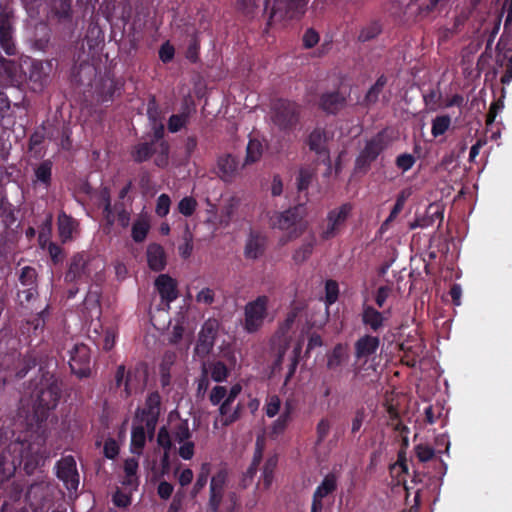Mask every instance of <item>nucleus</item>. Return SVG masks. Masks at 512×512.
<instances>
[{"label":"nucleus","instance_id":"obj_1","mask_svg":"<svg viewBox=\"0 0 512 512\" xmlns=\"http://www.w3.org/2000/svg\"><path fill=\"white\" fill-rule=\"evenodd\" d=\"M43 433L41 426L12 431L11 441L0 453V482L13 476L18 467L32 475L44 464L48 452Z\"/></svg>","mask_w":512,"mask_h":512},{"label":"nucleus","instance_id":"obj_2","mask_svg":"<svg viewBox=\"0 0 512 512\" xmlns=\"http://www.w3.org/2000/svg\"><path fill=\"white\" fill-rule=\"evenodd\" d=\"M62 395V382L55 376H44L37 393L34 414L23 424V430L41 426L44 430V439L47 441L49 428L47 423L48 412L57 407Z\"/></svg>","mask_w":512,"mask_h":512},{"label":"nucleus","instance_id":"obj_3","mask_svg":"<svg viewBox=\"0 0 512 512\" xmlns=\"http://www.w3.org/2000/svg\"><path fill=\"white\" fill-rule=\"evenodd\" d=\"M147 379L148 369L143 362H139L129 369L121 364L117 367L114 375L115 387H123L121 397L125 399L134 393L142 392L147 385Z\"/></svg>","mask_w":512,"mask_h":512},{"label":"nucleus","instance_id":"obj_4","mask_svg":"<svg viewBox=\"0 0 512 512\" xmlns=\"http://www.w3.org/2000/svg\"><path fill=\"white\" fill-rule=\"evenodd\" d=\"M301 106L295 101L278 98L271 103L272 123L284 133L292 132L300 122Z\"/></svg>","mask_w":512,"mask_h":512},{"label":"nucleus","instance_id":"obj_5","mask_svg":"<svg viewBox=\"0 0 512 512\" xmlns=\"http://www.w3.org/2000/svg\"><path fill=\"white\" fill-rule=\"evenodd\" d=\"M305 215L303 205L289 208L283 212L276 213L271 217V225L273 228L289 231V238H297L304 230L302 220Z\"/></svg>","mask_w":512,"mask_h":512},{"label":"nucleus","instance_id":"obj_6","mask_svg":"<svg viewBox=\"0 0 512 512\" xmlns=\"http://www.w3.org/2000/svg\"><path fill=\"white\" fill-rule=\"evenodd\" d=\"M389 146V140L385 131L378 132L375 136L366 141L364 148L360 151L355 160V167L359 171L366 172L378 156Z\"/></svg>","mask_w":512,"mask_h":512},{"label":"nucleus","instance_id":"obj_7","mask_svg":"<svg viewBox=\"0 0 512 512\" xmlns=\"http://www.w3.org/2000/svg\"><path fill=\"white\" fill-rule=\"evenodd\" d=\"M268 304V296L260 295L245 305L243 327L246 332L255 333L260 330L268 316Z\"/></svg>","mask_w":512,"mask_h":512},{"label":"nucleus","instance_id":"obj_8","mask_svg":"<svg viewBox=\"0 0 512 512\" xmlns=\"http://www.w3.org/2000/svg\"><path fill=\"white\" fill-rule=\"evenodd\" d=\"M91 261L85 252L74 254L68 263V269L64 275L66 283L78 284L90 279Z\"/></svg>","mask_w":512,"mask_h":512},{"label":"nucleus","instance_id":"obj_9","mask_svg":"<svg viewBox=\"0 0 512 512\" xmlns=\"http://www.w3.org/2000/svg\"><path fill=\"white\" fill-rule=\"evenodd\" d=\"M338 484L339 476L335 472L327 473L313 492L310 512H322L325 500L333 496Z\"/></svg>","mask_w":512,"mask_h":512},{"label":"nucleus","instance_id":"obj_10","mask_svg":"<svg viewBox=\"0 0 512 512\" xmlns=\"http://www.w3.org/2000/svg\"><path fill=\"white\" fill-rule=\"evenodd\" d=\"M69 366L71 372L78 378H87L91 374L90 348L83 343L75 344L69 351Z\"/></svg>","mask_w":512,"mask_h":512},{"label":"nucleus","instance_id":"obj_11","mask_svg":"<svg viewBox=\"0 0 512 512\" xmlns=\"http://www.w3.org/2000/svg\"><path fill=\"white\" fill-rule=\"evenodd\" d=\"M228 483V471L219 469L210 480L207 512H219Z\"/></svg>","mask_w":512,"mask_h":512},{"label":"nucleus","instance_id":"obj_12","mask_svg":"<svg viewBox=\"0 0 512 512\" xmlns=\"http://www.w3.org/2000/svg\"><path fill=\"white\" fill-rule=\"evenodd\" d=\"M353 206L351 203H344L338 208L332 209L327 214V226L321 233L323 240H330L334 238L344 227L347 219L349 218Z\"/></svg>","mask_w":512,"mask_h":512},{"label":"nucleus","instance_id":"obj_13","mask_svg":"<svg viewBox=\"0 0 512 512\" xmlns=\"http://www.w3.org/2000/svg\"><path fill=\"white\" fill-rule=\"evenodd\" d=\"M308 0H274L270 18L284 20L298 18L305 12Z\"/></svg>","mask_w":512,"mask_h":512},{"label":"nucleus","instance_id":"obj_14","mask_svg":"<svg viewBox=\"0 0 512 512\" xmlns=\"http://www.w3.org/2000/svg\"><path fill=\"white\" fill-rule=\"evenodd\" d=\"M219 329L216 319L210 318L204 322L198 334L195 352L200 357H206L212 351Z\"/></svg>","mask_w":512,"mask_h":512},{"label":"nucleus","instance_id":"obj_15","mask_svg":"<svg viewBox=\"0 0 512 512\" xmlns=\"http://www.w3.org/2000/svg\"><path fill=\"white\" fill-rule=\"evenodd\" d=\"M268 237L259 230L251 229L245 240L243 255L247 260H258L266 253Z\"/></svg>","mask_w":512,"mask_h":512},{"label":"nucleus","instance_id":"obj_16","mask_svg":"<svg viewBox=\"0 0 512 512\" xmlns=\"http://www.w3.org/2000/svg\"><path fill=\"white\" fill-rule=\"evenodd\" d=\"M124 88V82L120 79L106 74L100 79L96 88V93L101 102L113 101L116 96H120Z\"/></svg>","mask_w":512,"mask_h":512},{"label":"nucleus","instance_id":"obj_17","mask_svg":"<svg viewBox=\"0 0 512 512\" xmlns=\"http://www.w3.org/2000/svg\"><path fill=\"white\" fill-rule=\"evenodd\" d=\"M57 477L65 482L69 489H77L79 475L72 456L64 457L57 463Z\"/></svg>","mask_w":512,"mask_h":512},{"label":"nucleus","instance_id":"obj_18","mask_svg":"<svg viewBox=\"0 0 512 512\" xmlns=\"http://www.w3.org/2000/svg\"><path fill=\"white\" fill-rule=\"evenodd\" d=\"M347 104V95L339 90L322 93L319 98V108L327 114L336 115Z\"/></svg>","mask_w":512,"mask_h":512},{"label":"nucleus","instance_id":"obj_19","mask_svg":"<svg viewBox=\"0 0 512 512\" xmlns=\"http://www.w3.org/2000/svg\"><path fill=\"white\" fill-rule=\"evenodd\" d=\"M156 441L158 446L163 449V454L160 458L161 475L169 474L171 470L170 453L173 448V442H171V436L166 426L159 428Z\"/></svg>","mask_w":512,"mask_h":512},{"label":"nucleus","instance_id":"obj_20","mask_svg":"<svg viewBox=\"0 0 512 512\" xmlns=\"http://www.w3.org/2000/svg\"><path fill=\"white\" fill-rule=\"evenodd\" d=\"M0 50L8 56L16 54L13 27L7 13L0 14Z\"/></svg>","mask_w":512,"mask_h":512},{"label":"nucleus","instance_id":"obj_21","mask_svg":"<svg viewBox=\"0 0 512 512\" xmlns=\"http://www.w3.org/2000/svg\"><path fill=\"white\" fill-rule=\"evenodd\" d=\"M52 169L53 162L50 159H45L34 166L32 185L35 189L41 188L48 191L52 185Z\"/></svg>","mask_w":512,"mask_h":512},{"label":"nucleus","instance_id":"obj_22","mask_svg":"<svg viewBox=\"0 0 512 512\" xmlns=\"http://www.w3.org/2000/svg\"><path fill=\"white\" fill-rule=\"evenodd\" d=\"M161 411V396L158 391L148 394L144 408H138L135 420L140 419H159Z\"/></svg>","mask_w":512,"mask_h":512},{"label":"nucleus","instance_id":"obj_23","mask_svg":"<svg viewBox=\"0 0 512 512\" xmlns=\"http://www.w3.org/2000/svg\"><path fill=\"white\" fill-rule=\"evenodd\" d=\"M155 287L162 300L168 304L178 297L177 282L168 274H160L155 280Z\"/></svg>","mask_w":512,"mask_h":512},{"label":"nucleus","instance_id":"obj_24","mask_svg":"<svg viewBox=\"0 0 512 512\" xmlns=\"http://www.w3.org/2000/svg\"><path fill=\"white\" fill-rule=\"evenodd\" d=\"M380 345V339L372 335L360 337L354 344L355 357L357 360L367 359L374 355Z\"/></svg>","mask_w":512,"mask_h":512},{"label":"nucleus","instance_id":"obj_25","mask_svg":"<svg viewBox=\"0 0 512 512\" xmlns=\"http://www.w3.org/2000/svg\"><path fill=\"white\" fill-rule=\"evenodd\" d=\"M98 328L102 329V326L99 322L95 324L93 330L89 328L88 338L92 340L96 346L102 347L104 351H110L115 345V332L112 329H106L104 331V335L102 336Z\"/></svg>","mask_w":512,"mask_h":512},{"label":"nucleus","instance_id":"obj_26","mask_svg":"<svg viewBox=\"0 0 512 512\" xmlns=\"http://www.w3.org/2000/svg\"><path fill=\"white\" fill-rule=\"evenodd\" d=\"M147 262L151 270L160 272L166 267V254L159 244H150L147 248Z\"/></svg>","mask_w":512,"mask_h":512},{"label":"nucleus","instance_id":"obj_27","mask_svg":"<svg viewBox=\"0 0 512 512\" xmlns=\"http://www.w3.org/2000/svg\"><path fill=\"white\" fill-rule=\"evenodd\" d=\"M326 134L321 129H314L308 137V145L310 150L317 153L319 156H324L325 160L330 162L329 151L325 147Z\"/></svg>","mask_w":512,"mask_h":512},{"label":"nucleus","instance_id":"obj_28","mask_svg":"<svg viewBox=\"0 0 512 512\" xmlns=\"http://www.w3.org/2000/svg\"><path fill=\"white\" fill-rule=\"evenodd\" d=\"M362 322L372 331L377 332L383 327L384 316L381 312L372 306H364L362 312Z\"/></svg>","mask_w":512,"mask_h":512},{"label":"nucleus","instance_id":"obj_29","mask_svg":"<svg viewBox=\"0 0 512 512\" xmlns=\"http://www.w3.org/2000/svg\"><path fill=\"white\" fill-rule=\"evenodd\" d=\"M77 226V223L73 217L67 215L65 212H61L58 215V231L59 236L63 242L72 239L73 232Z\"/></svg>","mask_w":512,"mask_h":512},{"label":"nucleus","instance_id":"obj_30","mask_svg":"<svg viewBox=\"0 0 512 512\" xmlns=\"http://www.w3.org/2000/svg\"><path fill=\"white\" fill-rule=\"evenodd\" d=\"M146 444V431L142 424H134L131 431V452L141 455Z\"/></svg>","mask_w":512,"mask_h":512},{"label":"nucleus","instance_id":"obj_31","mask_svg":"<svg viewBox=\"0 0 512 512\" xmlns=\"http://www.w3.org/2000/svg\"><path fill=\"white\" fill-rule=\"evenodd\" d=\"M156 152L153 142H140L131 149V157L136 163H143L151 158Z\"/></svg>","mask_w":512,"mask_h":512},{"label":"nucleus","instance_id":"obj_32","mask_svg":"<svg viewBox=\"0 0 512 512\" xmlns=\"http://www.w3.org/2000/svg\"><path fill=\"white\" fill-rule=\"evenodd\" d=\"M168 430L171 436V441L174 440L178 443H182L192 437L187 419H179L177 422L172 423L171 428Z\"/></svg>","mask_w":512,"mask_h":512},{"label":"nucleus","instance_id":"obj_33","mask_svg":"<svg viewBox=\"0 0 512 512\" xmlns=\"http://www.w3.org/2000/svg\"><path fill=\"white\" fill-rule=\"evenodd\" d=\"M316 245V237L312 234L295 250L292 259L296 264H302L310 258Z\"/></svg>","mask_w":512,"mask_h":512},{"label":"nucleus","instance_id":"obj_34","mask_svg":"<svg viewBox=\"0 0 512 512\" xmlns=\"http://www.w3.org/2000/svg\"><path fill=\"white\" fill-rule=\"evenodd\" d=\"M218 168L221 172V177L228 181L230 180L238 169V161L231 154H227L218 159Z\"/></svg>","mask_w":512,"mask_h":512},{"label":"nucleus","instance_id":"obj_35","mask_svg":"<svg viewBox=\"0 0 512 512\" xmlns=\"http://www.w3.org/2000/svg\"><path fill=\"white\" fill-rule=\"evenodd\" d=\"M262 461V451L261 449H256L252 462L250 466L247 468L246 472L243 473L242 479L240 481V485L243 488H247L252 482L257 473L258 467Z\"/></svg>","mask_w":512,"mask_h":512},{"label":"nucleus","instance_id":"obj_36","mask_svg":"<svg viewBox=\"0 0 512 512\" xmlns=\"http://www.w3.org/2000/svg\"><path fill=\"white\" fill-rule=\"evenodd\" d=\"M347 358L348 354L345 348L341 344H338L327 356V368L329 370H336L342 366Z\"/></svg>","mask_w":512,"mask_h":512},{"label":"nucleus","instance_id":"obj_37","mask_svg":"<svg viewBox=\"0 0 512 512\" xmlns=\"http://www.w3.org/2000/svg\"><path fill=\"white\" fill-rule=\"evenodd\" d=\"M387 84V77L385 75H381L377 78L376 82L370 87L364 97V105L370 106L375 104L379 95L382 93L385 85Z\"/></svg>","mask_w":512,"mask_h":512},{"label":"nucleus","instance_id":"obj_38","mask_svg":"<svg viewBox=\"0 0 512 512\" xmlns=\"http://www.w3.org/2000/svg\"><path fill=\"white\" fill-rule=\"evenodd\" d=\"M150 230V223L145 217H138L132 224L131 237L136 243L143 242Z\"/></svg>","mask_w":512,"mask_h":512},{"label":"nucleus","instance_id":"obj_39","mask_svg":"<svg viewBox=\"0 0 512 512\" xmlns=\"http://www.w3.org/2000/svg\"><path fill=\"white\" fill-rule=\"evenodd\" d=\"M45 140L44 131L36 130L30 137L28 142V151L32 153L34 158L40 159L44 156L42 144Z\"/></svg>","mask_w":512,"mask_h":512},{"label":"nucleus","instance_id":"obj_40","mask_svg":"<svg viewBox=\"0 0 512 512\" xmlns=\"http://www.w3.org/2000/svg\"><path fill=\"white\" fill-rule=\"evenodd\" d=\"M263 154V145L258 139H250L246 147L244 165H250L259 161Z\"/></svg>","mask_w":512,"mask_h":512},{"label":"nucleus","instance_id":"obj_41","mask_svg":"<svg viewBox=\"0 0 512 512\" xmlns=\"http://www.w3.org/2000/svg\"><path fill=\"white\" fill-rule=\"evenodd\" d=\"M233 403L234 402L224 399V401L218 405V411L219 415L222 417L221 422L223 426H230L239 420L237 411H233Z\"/></svg>","mask_w":512,"mask_h":512},{"label":"nucleus","instance_id":"obj_42","mask_svg":"<svg viewBox=\"0 0 512 512\" xmlns=\"http://www.w3.org/2000/svg\"><path fill=\"white\" fill-rule=\"evenodd\" d=\"M190 113L184 111L179 114H172L167 123V128L170 133H177L181 129L185 128L189 123Z\"/></svg>","mask_w":512,"mask_h":512},{"label":"nucleus","instance_id":"obj_43","mask_svg":"<svg viewBox=\"0 0 512 512\" xmlns=\"http://www.w3.org/2000/svg\"><path fill=\"white\" fill-rule=\"evenodd\" d=\"M451 126V117L447 114L436 116L432 120L431 134L434 138L444 135Z\"/></svg>","mask_w":512,"mask_h":512},{"label":"nucleus","instance_id":"obj_44","mask_svg":"<svg viewBox=\"0 0 512 512\" xmlns=\"http://www.w3.org/2000/svg\"><path fill=\"white\" fill-rule=\"evenodd\" d=\"M292 421L293 417L280 413L278 418L270 426V437L276 439L284 434Z\"/></svg>","mask_w":512,"mask_h":512},{"label":"nucleus","instance_id":"obj_45","mask_svg":"<svg viewBox=\"0 0 512 512\" xmlns=\"http://www.w3.org/2000/svg\"><path fill=\"white\" fill-rule=\"evenodd\" d=\"M211 378L217 383H222L228 378L230 371L223 361H215L209 365Z\"/></svg>","mask_w":512,"mask_h":512},{"label":"nucleus","instance_id":"obj_46","mask_svg":"<svg viewBox=\"0 0 512 512\" xmlns=\"http://www.w3.org/2000/svg\"><path fill=\"white\" fill-rule=\"evenodd\" d=\"M316 173L313 169L309 167H304L299 170V174L297 177V189L299 192L306 191L313 179L315 178Z\"/></svg>","mask_w":512,"mask_h":512},{"label":"nucleus","instance_id":"obj_47","mask_svg":"<svg viewBox=\"0 0 512 512\" xmlns=\"http://www.w3.org/2000/svg\"><path fill=\"white\" fill-rule=\"evenodd\" d=\"M19 282L25 287H37V272L32 266H24L19 275Z\"/></svg>","mask_w":512,"mask_h":512},{"label":"nucleus","instance_id":"obj_48","mask_svg":"<svg viewBox=\"0 0 512 512\" xmlns=\"http://www.w3.org/2000/svg\"><path fill=\"white\" fill-rule=\"evenodd\" d=\"M147 117L150 123L163 120L162 110L154 95H150L147 102Z\"/></svg>","mask_w":512,"mask_h":512},{"label":"nucleus","instance_id":"obj_49","mask_svg":"<svg viewBox=\"0 0 512 512\" xmlns=\"http://www.w3.org/2000/svg\"><path fill=\"white\" fill-rule=\"evenodd\" d=\"M497 49L506 52L512 51V19L509 25L507 24V18L505 19L504 32L497 43Z\"/></svg>","mask_w":512,"mask_h":512},{"label":"nucleus","instance_id":"obj_50","mask_svg":"<svg viewBox=\"0 0 512 512\" xmlns=\"http://www.w3.org/2000/svg\"><path fill=\"white\" fill-rule=\"evenodd\" d=\"M381 32V25L374 21L363 27L359 33L358 39L361 42H367L376 38Z\"/></svg>","mask_w":512,"mask_h":512},{"label":"nucleus","instance_id":"obj_51","mask_svg":"<svg viewBox=\"0 0 512 512\" xmlns=\"http://www.w3.org/2000/svg\"><path fill=\"white\" fill-rule=\"evenodd\" d=\"M414 452L421 463H426L435 459V449L428 444H417L414 447Z\"/></svg>","mask_w":512,"mask_h":512},{"label":"nucleus","instance_id":"obj_52","mask_svg":"<svg viewBox=\"0 0 512 512\" xmlns=\"http://www.w3.org/2000/svg\"><path fill=\"white\" fill-rule=\"evenodd\" d=\"M210 472L211 464L208 462L202 463L193 487V492L195 494L199 493L206 486Z\"/></svg>","mask_w":512,"mask_h":512},{"label":"nucleus","instance_id":"obj_53","mask_svg":"<svg viewBox=\"0 0 512 512\" xmlns=\"http://www.w3.org/2000/svg\"><path fill=\"white\" fill-rule=\"evenodd\" d=\"M441 98V92L436 89H430L423 95L424 103L430 111H436L440 107Z\"/></svg>","mask_w":512,"mask_h":512},{"label":"nucleus","instance_id":"obj_54","mask_svg":"<svg viewBox=\"0 0 512 512\" xmlns=\"http://www.w3.org/2000/svg\"><path fill=\"white\" fill-rule=\"evenodd\" d=\"M277 465V459L270 457L264 464L262 471L263 485L265 488H269L273 480V473Z\"/></svg>","mask_w":512,"mask_h":512},{"label":"nucleus","instance_id":"obj_55","mask_svg":"<svg viewBox=\"0 0 512 512\" xmlns=\"http://www.w3.org/2000/svg\"><path fill=\"white\" fill-rule=\"evenodd\" d=\"M197 202L193 197L186 196L178 203V212L186 217L192 216L196 210Z\"/></svg>","mask_w":512,"mask_h":512},{"label":"nucleus","instance_id":"obj_56","mask_svg":"<svg viewBox=\"0 0 512 512\" xmlns=\"http://www.w3.org/2000/svg\"><path fill=\"white\" fill-rule=\"evenodd\" d=\"M281 409V400L278 395H271L267 398L265 403V414L269 418L275 417Z\"/></svg>","mask_w":512,"mask_h":512},{"label":"nucleus","instance_id":"obj_57","mask_svg":"<svg viewBox=\"0 0 512 512\" xmlns=\"http://www.w3.org/2000/svg\"><path fill=\"white\" fill-rule=\"evenodd\" d=\"M339 295L338 283L334 280H327L325 283V302L327 305L334 304Z\"/></svg>","mask_w":512,"mask_h":512},{"label":"nucleus","instance_id":"obj_58","mask_svg":"<svg viewBox=\"0 0 512 512\" xmlns=\"http://www.w3.org/2000/svg\"><path fill=\"white\" fill-rule=\"evenodd\" d=\"M116 211V220L122 228H127L130 225L131 213L124 207L123 203H116L114 205Z\"/></svg>","mask_w":512,"mask_h":512},{"label":"nucleus","instance_id":"obj_59","mask_svg":"<svg viewBox=\"0 0 512 512\" xmlns=\"http://www.w3.org/2000/svg\"><path fill=\"white\" fill-rule=\"evenodd\" d=\"M158 154L155 158V164L158 167H165L168 164L170 145L167 141H161L158 146Z\"/></svg>","mask_w":512,"mask_h":512},{"label":"nucleus","instance_id":"obj_60","mask_svg":"<svg viewBox=\"0 0 512 512\" xmlns=\"http://www.w3.org/2000/svg\"><path fill=\"white\" fill-rule=\"evenodd\" d=\"M171 206L170 196L163 193L159 195L156 202L155 213L159 217H165L168 215Z\"/></svg>","mask_w":512,"mask_h":512},{"label":"nucleus","instance_id":"obj_61","mask_svg":"<svg viewBox=\"0 0 512 512\" xmlns=\"http://www.w3.org/2000/svg\"><path fill=\"white\" fill-rule=\"evenodd\" d=\"M331 429L329 419L322 418L316 425V444H321L327 438Z\"/></svg>","mask_w":512,"mask_h":512},{"label":"nucleus","instance_id":"obj_62","mask_svg":"<svg viewBox=\"0 0 512 512\" xmlns=\"http://www.w3.org/2000/svg\"><path fill=\"white\" fill-rule=\"evenodd\" d=\"M416 162V158L409 153H403L396 157L395 164L403 173L410 170Z\"/></svg>","mask_w":512,"mask_h":512},{"label":"nucleus","instance_id":"obj_63","mask_svg":"<svg viewBox=\"0 0 512 512\" xmlns=\"http://www.w3.org/2000/svg\"><path fill=\"white\" fill-rule=\"evenodd\" d=\"M97 205L102 210L106 207L112 206L111 204V193L107 186L100 187L95 193Z\"/></svg>","mask_w":512,"mask_h":512},{"label":"nucleus","instance_id":"obj_64","mask_svg":"<svg viewBox=\"0 0 512 512\" xmlns=\"http://www.w3.org/2000/svg\"><path fill=\"white\" fill-rule=\"evenodd\" d=\"M227 388L225 386L216 385L209 394V401L213 406H218L226 399Z\"/></svg>","mask_w":512,"mask_h":512}]
</instances>
